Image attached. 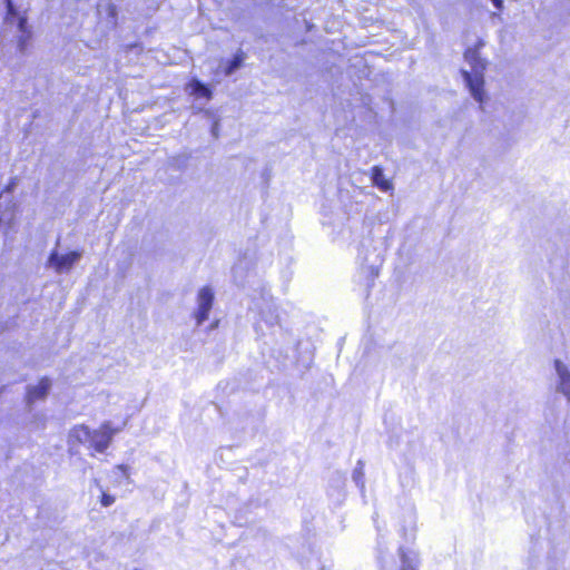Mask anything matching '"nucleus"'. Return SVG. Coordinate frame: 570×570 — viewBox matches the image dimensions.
<instances>
[{"label":"nucleus","mask_w":570,"mask_h":570,"mask_svg":"<svg viewBox=\"0 0 570 570\" xmlns=\"http://www.w3.org/2000/svg\"><path fill=\"white\" fill-rule=\"evenodd\" d=\"M554 365L560 376V389L562 393L570 399V372L566 370L559 360H556Z\"/></svg>","instance_id":"6e6552de"},{"label":"nucleus","mask_w":570,"mask_h":570,"mask_svg":"<svg viewBox=\"0 0 570 570\" xmlns=\"http://www.w3.org/2000/svg\"><path fill=\"white\" fill-rule=\"evenodd\" d=\"M80 257L81 253L78 250H72L63 255H58L57 252H52L49 256V263L57 273H62L70 271Z\"/></svg>","instance_id":"39448f33"},{"label":"nucleus","mask_w":570,"mask_h":570,"mask_svg":"<svg viewBox=\"0 0 570 570\" xmlns=\"http://www.w3.org/2000/svg\"><path fill=\"white\" fill-rule=\"evenodd\" d=\"M114 502H115V497L114 495H110L107 492H101V495H100V503H101V505L109 507Z\"/></svg>","instance_id":"f8f14e48"},{"label":"nucleus","mask_w":570,"mask_h":570,"mask_svg":"<svg viewBox=\"0 0 570 570\" xmlns=\"http://www.w3.org/2000/svg\"><path fill=\"white\" fill-rule=\"evenodd\" d=\"M393 180H372V185L377 187L382 191H389L393 189Z\"/></svg>","instance_id":"9b49d317"},{"label":"nucleus","mask_w":570,"mask_h":570,"mask_svg":"<svg viewBox=\"0 0 570 570\" xmlns=\"http://www.w3.org/2000/svg\"><path fill=\"white\" fill-rule=\"evenodd\" d=\"M399 556L402 562L401 570H416V564L412 562V559L405 549L401 548L399 550Z\"/></svg>","instance_id":"9d476101"},{"label":"nucleus","mask_w":570,"mask_h":570,"mask_svg":"<svg viewBox=\"0 0 570 570\" xmlns=\"http://www.w3.org/2000/svg\"><path fill=\"white\" fill-rule=\"evenodd\" d=\"M217 128H218V125H217V124H215V125L213 126V128H212V132H213V135H214L215 137H217Z\"/></svg>","instance_id":"dca6fc26"},{"label":"nucleus","mask_w":570,"mask_h":570,"mask_svg":"<svg viewBox=\"0 0 570 570\" xmlns=\"http://www.w3.org/2000/svg\"><path fill=\"white\" fill-rule=\"evenodd\" d=\"M495 9L502 10L503 9V0H490Z\"/></svg>","instance_id":"4468645a"},{"label":"nucleus","mask_w":570,"mask_h":570,"mask_svg":"<svg viewBox=\"0 0 570 570\" xmlns=\"http://www.w3.org/2000/svg\"><path fill=\"white\" fill-rule=\"evenodd\" d=\"M187 91L189 95L199 98L210 99L212 97V90L198 79H193L188 82Z\"/></svg>","instance_id":"0eeeda50"},{"label":"nucleus","mask_w":570,"mask_h":570,"mask_svg":"<svg viewBox=\"0 0 570 570\" xmlns=\"http://www.w3.org/2000/svg\"><path fill=\"white\" fill-rule=\"evenodd\" d=\"M245 60V53L242 50H238L233 59L227 61V65L225 67V75L230 76L233 75L244 62Z\"/></svg>","instance_id":"1a4fd4ad"},{"label":"nucleus","mask_w":570,"mask_h":570,"mask_svg":"<svg viewBox=\"0 0 570 570\" xmlns=\"http://www.w3.org/2000/svg\"><path fill=\"white\" fill-rule=\"evenodd\" d=\"M109 14H110L112 18H115V16H116V9H115V7H114V6H109Z\"/></svg>","instance_id":"2eb2a0df"},{"label":"nucleus","mask_w":570,"mask_h":570,"mask_svg":"<svg viewBox=\"0 0 570 570\" xmlns=\"http://www.w3.org/2000/svg\"><path fill=\"white\" fill-rule=\"evenodd\" d=\"M50 385V380L45 376L41 377L36 385L29 386L26 393L28 403L43 400L49 392Z\"/></svg>","instance_id":"423d86ee"},{"label":"nucleus","mask_w":570,"mask_h":570,"mask_svg":"<svg viewBox=\"0 0 570 570\" xmlns=\"http://www.w3.org/2000/svg\"><path fill=\"white\" fill-rule=\"evenodd\" d=\"M372 170H373V174H372V177H371V178H373V179H376V178H383V173H382V169H381L380 167L374 166V167L372 168Z\"/></svg>","instance_id":"ddd939ff"},{"label":"nucleus","mask_w":570,"mask_h":570,"mask_svg":"<svg viewBox=\"0 0 570 570\" xmlns=\"http://www.w3.org/2000/svg\"><path fill=\"white\" fill-rule=\"evenodd\" d=\"M214 303V293L208 286L198 292V307L195 312V320L198 325L203 324L209 316Z\"/></svg>","instance_id":"20e7f679"},{"label":"nucleus","mask_w":570,"mask_h":570,"mask_svg":"<svg viewBox=\"0 0 570 570\" xmlns=\"http://www.w3.org/2000/svg\"><path fill=\"white\" fill-rule=\"evenodd\" d=\"M464 59L470 65L471 70H461L462 77L472 97L480 104L483 102L485 62L480 58L476 49L469 48L464 52Z\"/></svg>","instance_id":"f03ea898"},{"label":"nucleus","mask_w":570,"mask_h":570,"mask_svg":"<svg viewBox=\"0 0 570 570\" xmlns=\"http://www.w3.org/2000/svg\"><path fill=\"white\" fill-rule=\"evenodd\" d=\"M117 432L118 429L114 428L110 422H104L96 430H91L85 424L75 425L70 435L77 439L78 442H82V438H85L94 452L104 453L111 444Z\"/></svg>","instance_id":"f257e3e1"},{"label":"nucleus","mask_w":570,"mask_h":570,"mask_svg":"<svg viewBox=\"0 0 570 570\" xmlns=\"http://www.w3.org/2000/svg\"><path fill=\"white\" fill-rule=\"evenodd\" d=\"M6 2V24L9 27H16L18 32V48L23 52L32 38V32L28 26L27 12H20L17 10L12 0H4Z\"/></svg>","instance_id":"7ed1b4c3"}]
</instances>
